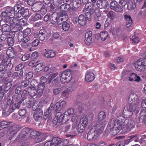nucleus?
Returning <instances> with one entry per match:
<instances>
[{
	"label": "nucleus",
	"mask_w": 146,
	"mask_h": 146,
	"mask_svg": "<svg viewBox=\"0 0 146 146\" xmlns=\"http://www.w3.org/2000/svg\"><path fill=\"white\" fill-rule=\"evenodd\" d=\"M124 120L125 118L123 116L117 117L115 121L109 123L106 133L107 134L110 133L113 136L116 135L120 131L122 133H127L131 129L124 123Z\"/></svg>",
	"instance_id": "f257e3e1"
},
{
	"label": "nucleus",
	"mask_w": 146,
	"mask_h": 146,
	"mask_svg": "<svg viewBox=\"0 0 146 146\" xmlns=\"http://www.w3.org/2000/svg\"><path fill=\"white\" fill-rule=\"evenodd\" d=\"M66 102L64 100L57 102L53 107L54 104L52 103L47 110L44 113V118L46 119L50 118L53 114L55 112L59 113L60 111L64 108L66 106Z\"/></svg>",
	"instance_id": "f03ea898"
},
{
	"label": "nucleus",
	"mask_w": 146,
	"mask_h": 146,
	"mask_svg": "<svg viewBox=\"0 0 146 146\" xmlns=\"http://www.w3.org/2000/svg\"><path fill=\"white\" fill-rule=\"evenodd\" d=\"M66 102L64 100L57 102L53 107L54 104L52 103L47 110L44 113V118L46 119L50 118L53 114L55 112L59 113L60 111L64 108L66 106Z\"/></svg>",
	"instance_id": "7ed1b4c3"
},
{
	"label": "nucleus",
	"mask_w": 146,
	"mask_h": 146,
	"mask_svg": "<svg viewBox=\"0 0 146 146\" xmlns=\"http://www.w3.org/2000/svg\"><path fill=\"white\" fill-rule=\"evenodd\" d=\"M139 96L135 93L131 94L129 97V103L128 111L130 112V116H131L133 114H137L139 111L138 104L139 103Z\"/></svg>",
	"instance_id": "20e7f679"
},
{
	"label": "nucleus",
	"mask_w": 146,
	"mask_h": 146,
	"mask_svg": "<svg viewBox=\"0 0 146 146\" xmlns=\"http://www.w3.org/2000/svg\"><path fill=\"white\" fill-rule=\"evenodd\" d=\"M103 130H101L96 126L93 127L89 131L87 136V139L90 141H94L98 139L100 134Z\"/></svg>",
	"instance_id": "39448f33"
},
{
	"label": "nucleus",
	"mask_w": 146,
	"mask_h": 146,
	"mask_svg": "<svg viewBox=\"0 0 146 146\" xmlns=\"http://www.w3.org/2000/svg\"><path fill=\"white\" fill-rule=\"evenodd\" d=\"M106 115L104 111H101L99 113L98 115V122L96 126L101 130H104L106 124Z\"/></svg>",
	"instance_id": "423d86ee"
},
{
	"label": "nucleus",
	"mask_w": 146,
	"mask_h": 146,
	"mask_svg": "<svg viewBox=\"0 0 146 146\" xmlns=\"http://www.w3.org/2000/svg\"><path fill=\"white\" fill-rule=\"evenodd\" d=\"M72 79L71 73L69 70H66L63 72L61 76L60 81L62 83L70 82Z\"/></svg>",
	"instance_id": "0eeeda50"
},
{
	"label": "nucleus",
	"mask_w": 146,
	"mask_h": 146,
	"mask_svg": "<svg viewBox=\"0 0 146 146\" xmlns=\"http://www.w3.org/2000/svg\"><path fill=\"white\" fill-rule=\"evenodd\" d=\"M15 14L13 8L10 6L7 7L5 11H3L1 13L2 16L5 18L7 20L8 19V18H13L15 16Z\"/></svg>",
	"instance_id": "6e6552de"
},
{
	"label": "nucleus",
	"mask_w": 146,
	"mask_h": 146,
	"mask_svg": "<svg viewBox=\"0 0 146 146\" xmlns=\"http://www.w3.org/2000/svg\"><path fill=\"white\" fill-rule=\"evenodd\" d=\"M146 61L140 59L134 63L135 69L138 71L140 72L144 71L146 68Z\"/></svg>",
	"instance_id": "1a4fd4ad"
},
{
	"label": "nucleus",
	"mask_w": 146,
	"mask_h": 146,
	"mask_svg": "<svg viewBox=\"0 0 146 146\" xmlns=\"http://www.w3.org/2000/svg\"><path fill=\"white\" fill-rule=\"evenodd\" d=\"M51 141L53 145H55V146H66L69 143V141L67 139L62 140L56 137H53Z\"/></svg>",
	"instance_id": "9d476101"
},
{
	"label": "nucleus",
	"mask_w": 146,
	"mask_h": 146,
	"mask_svg": "<svg viewBox=\"0 0 146 146\" xmlns=\"http://www.w3.org/2000/svg\"><path fill=\"white\" fill-rule=\"evenodd\" d=\"M40 90V88H39V87L34 88L29 87L28 89V92L31 96H34L36 94L38 96H40L42 95L43 91H42L41 93Z\"/></svg>",
	"instance_id": "9b49d317"
},
{
	"label": "nucleus",
	"mask_w": 146,
	"mask_h": 146,
	"mask_svg": "<svg viewBox=\"0 0 146 146\" xmlns=\"http://www.w3.org/2000/svg\"><path fill=\"white\" fill-rule=\"evenodd\" d=\"M66 116L64 113L61 114L60 113H57L55 117L54 118L53 123L55 125L58 123L60 124H63L64 123V119Z\"/></svg>",
	"instance_id": "f8f14e48"
},
{
	"label": "nucleus",
	"mask_w": 146,
	"mask_h": 146,
	"mask_svg": "<svg viewBox=\"0 0 146 146\" xmlns=\"http://www.w3.org/2000/svg\"><path fill=\"white\" fill-rule=\"evenodd\" d=\"M7 105L10 106V109L12 110V111L16 109L19 108L20 106V104L18 103H15L13 104V98L12 96H9L7 100Z\"/></svg>",
	"instance_id": "ddd939ff"
},
{
	"label": "nucleus",
	"mask_w": 146,
	"mask_h": 146,
	"mask_svg": "<svg viewBox=\"0 0 146 146\" xmlns=\"http://www.w3.org/2000/svg\"><path fill=\"white\" fill-rule=\"evenodd\" d=\"M12 18H8V19H7V22H9L11 26L12 27V29H15L19 27V19L18 18H16L14 16Z\"/></svg>",
	"instance_id": "4468645a"
},
{
	"label": "nucleus",
	"mask_w": 146,
	"mask_h": 146,
	"mask_svg": "<svg viewBox=\"0 0 146 146\" xmlns=\"http://www.w3.org/2000/svg\"><path fill=\"white\" fill-rule=\"evenodd\" d=\"M110 6L111 9L116 12H120L123 11V7L120 6L115 1L111 2Z\"/></svg>",
	"instance_id": "2eb2a0df"
},
{
	"label": "nucleus",
	"mask_w": 146,
	"mask_h": 146,
	"mask_svg": "<svg viewBox=\"0 0 146 146\" xmlns=\"http://www.w3.org/2000/svg\"><path fill=\"white\" fill-rule=\"evenodd\" d=\"M32 133L36 134V136L35 139V141L37 143L44 141L46 138L45 135L43 134H41L39 132L36 131H33Z\"/></svg>",
	"instance_id": "dca6fc26"
},
{
	"label": "nucleus",
	"mask_w": 146,
	"mask_h": 146,
	"mask_svg": "<svg viewBox=\"0 0 146 146\" xmlns=\"http://www.w3.org/2000/svg\"><path fill=\"white\" fill-rule=\"evenodd\" d=\"M44 64L43 63L41 62L35 64L34 62H31L29 63L30 65L34 67L35 71L37 72L42 70Z\"/></svg>",
	"instance_id": "f3484780"
},
{
	"label": "nucleus",
	"mask_w": 146,
	"mask_h": 146,
	"mask_svg": "<svg viewBox=\"0 0 146 146\" xmlns=\"http://www.w3.org/2000/svg\"><path fill=\"white\" fill-rule=\"evenodd\" d=\"M128 80L129 81H134L139 82L141 80V78L136 73L130 72Z\"/></svg>",
	"instance_id": "a211bd4d"
},
{
	"label": "nucleus",
	"mask_w": 146,
	"mask_h": 146,
	"mask_svg": "<svg viewBox=\"0 0 146 146\" xmlns=\"http://www.w3.org/2000/svg\"><path fill=\"white\" fill-rule=\"evenodd\" d=\"M32 10L35 12L40 10V8L43 6V3L41 1H38L35 3L31 5Z\"/></svg>",
	"instance_id": "6ab92c4d"
},
{
	"label": "nucleus",
	"mask_w": 146,
	"mask_h": 146,
	"mask_svg": "<svg viewBox=\"0 0 146 146\" xmlns=\"http://www.w3.org/2000/svg\"><path fill=\"white\" fill-rule=\"evenodd\" d=\"M10 106L9 105H4L2 109L3 112L2 115L4 117H6L9 115L12 112V110L10 109Z\"/></svg>",
	"instance_id": "aec40b11"
},
{
	"label": "nucleus",
	"mask_w": 146,
	"mask_h": 146,
	"mask_svg": "<svg viewBox=\"0 0 146 146\" xmlns=\"http://www.w3.org/2000/svg\"><path fill=\"white\" fill-rule=\"evenodd\" d=\"M95 78L94 73L91 71H87L85 76V79L87 82H91L93 81Z\"/></svg>",
	"instance_id": "412c9836"
},
{
	"label": "nucleus",
	"mask_w": 146,
	"mask_h": 146,
	"mask_svg": "<svg viewBox=\"0 0 146 146\" xmlns=\"http://www.w3.org/2000/svg\"><path fill=\"white\" fill-rule=\"evenodd\" d=\"M43 112L40 109H37L35 112L34 114V118L36 121L40 120L42 116Z\"/></svg>",
	"instance_id": "4be33fe9"
},
{
	"label": "nucleus",
	"mask_w": 146,
	"mask_h": 146,
	"mask_svg": "<svg viewBox=\"0 0 146 146\" xmlns=\"http://www.w3.org/2000/svg\"><path fill=\"white\" fill-rule=\"evenodd\" d=\"M92 32L91 31H88L85 36V42L86 44L88 45H90L92 40Z\"/></svg>",
	"instance_id": "5701e85b"
},
{
	"label": "nucleus",
	"mask_w": 146,
	"mask_h": 146,
	"mask_svg": "<svg viewBox=\"0 0 146 146\" xmlns=\"http://www.w3.org/2000/svg\"><path fill=\"white\" fill-rule=\"evenodd\" d=\"M15 34V32L12 31L7 33L3 32L1 36V39L2 40H5L9 36L14 37Z\"/></svg>",
	"instance_id": "b1692460"
},
{
	"label": "nucleus",
	"mask_w": 146,
	"mask_h": 146,
	"mask_svg": "<svg viewBox=\"0 0 146 146\" xmlns=\"http://www.w3.org/2000/svg\"><path fill=\"white\" fill-rule=\"evenodd\" d=\"M64 17L66 18H68V16L67 14L66 13L60 14L59 17L58 16L57 20H56L55 23L54 24H57V25H59L61 24L62 23L63 21H66V20L67 19L66 18L65 19Z\"/></svg>",
	"instance_id": "393cba45"
},
{
	"label": "nucleus",
	"mask_w": 146,
	"mask_h": 146,
	"mask_svg": "<svg viewBox=\"0 0 146 146\" xmlns=\"http://www.w3.org/2000/svg\"><path fill=\"white\" fill-rule=\"evenodd\" d=\"M124 123L126 124L127 126L131 129L135 127V122L134 121L130 118H125Z\"/></svg>",
	"instance_id": "a878e982"
},
{
	"label": "nucleus",
	"mask_w": 146,
	"mask_h": 146,
	"mask_svg": "<svg viewBox=\"0 0 146 146\" xmlns=\"http://www.w3.org/2000/svg\"><path fill=\"white\" fill-rule=\"evenodd\" d=\"M75 112L73 109L70 108L68 109L64 112V113L65 115L66 116L67 118L65 119V121L68 120L70 117L71 116L74 114Z\"/></svg>",
	"instance_id": "bb28decb"
},
{
	"label": "nucleus",
	"mask_w": 146,
	"mask_h": 146,
	"mask_svg": "<svg viewBox=\"0 0 146 146\" xmlns=\"http://www.w3.org/2000/svg\"><path fill=\"white\" fill-rule=\"evenodd\" d=\"M47 81L46 78L44 76H42L40 78V82L39 84V88H40V91L42 92L43 91L45 87V83Z\"/></svg>",
	"instance_id": "cd10ccee"
},
{
	"label": "nucleus",
	"mask_w": 146,
	"mask_h": 146,
	"mask_svg": "<svg viewBox=\"0 0 146 146\" xmlns=\"http://www.w3.org/2000/svg\"><path fill=\"white\" fill-rule=\"evenodd\" d=\"M102 19L101 13L100 9L96 8L94 10V19L95 21H98Z\"/></svg>",
	"instance_id": "c85d7f7f"
},
{
	"label": "nucleus",
	"mask_w": 146,
	"mask_h": 146,
	"mask_svg": "<svg viewBox=\"0 0 146 146\" xmlns=\"http://www.w3.org/2000/svg\"><path fill=\"white\" fill-rule=\"evenodd\" d=\"M56 54L55 51L53 50H51L46 51L44 54V56L47 58H51L54 57Z\"/></svg>",
	"instance_id": "c756f323"
},
{
	"label": "nucleus",
	"mask_w": 146,
	"mask_h": 146,
	"mask_svg": "<svg viewBox=\"0 0 146 146\" xmlns=\"http://www.w3.org/2000/svg\"><path fill=\"white\" fill-rule=\"evenodd\" d=\"M87 20L85 16L82 14L80 15L78 17V23L81 25H85L86 24Z\"/></svg>",
	"instance_id": "7c9ffc66"
},
{
	"label": "nucleus",
	"mask_w": 146,
	"mask_h": 146,
	"mask_svg": "<svg viewBox=\"0 0 146 146\" xmlns=\"http://www.w3.org/2000/svg\"><path fill=\"white\" fill-rule=\"evenodd\" d=\"M124 19L126 21V26L127 27H130L132 23V20L131 16L126 15L124 16Z\"/></svg>",
	"instance_id": "2f4dec72"
},
{
	"label": "nucleus",
	"mask_w": 146,
	"mask_h": 146,
	"mask_svg": "<svg viewBox=\"0 0 146 146\" xmlns=\"http://www.w3.org/2000/svg\"><path fill=\"white\" fill-rule=\"evenodd\" d=\"M139 120L142 121L146 125V110L142 109L140 115Z\"/></svg>",
	"instance_id": "473e14b6"
},
{
	"label": "nucleus",
	"mask_w": 146,
	"mask_h": 146,
	"mask_svg": "<svg viewBox=\"0 0 146 146\" xmlns=\"http://www.w3.org/2000/svg\"><path fill=\"white\" fill-rule=\"evenodd\" d=\"M107 5L108 4L104 0H98L97 3V6L100 9L106 8Z\"/></svg>",
	"instance_id": "72a5a7b5"
},
{
	"label": "nucleus",
	"mask_w": 146,
	"mask_h": 146,
	"mask_svg": "<svg viewBox=\"0 0 146 146\" xmlns=\"http://www.w3.org/2000/svg\"><path fill=\"white\" fill-rule=\"evenodd\" d=\"M71 7L70 5L67 4H64L62 5L60 7V10L64 12H67L69 11L71 9Z\"/></svg>",
	"instance_id": "f704fd0d"
},
{
	"label": "nucleus",
	"mask_w": 146,
	"mask_h": 146,
	"mask_svg": "<svg viewBox=\"0 0 146 146\" xmlns=\"http://www.w3.org/2000/svg\"><path fill=\"white\" fill-rule=\"evenodd\" d=\"M100 36L102 40L104 41L109 38L108 33L106 31H102L100 32Z\"/></svg>",
	"instance_id": "c9c22d12"
},
{
	"label": "nucleus",
	"mask_w": 146,
	"mask_h": 146,
	"mask_svg": "<svg viewBox=\"0 0 146 146\" xmlns=\"http://www.w3.org/2000/svg\"><path fill=\"white\" fill-rule=\"evenodd\" d=\"M10 49H8L7 50L6 53L7 56L11 58H13L16 55L14 53V51L13 50L11 47Z\"/></svg>",
	"instance_id": "e433bc0d"
},
{
	"label": "nucleus",
	"mask_w": 146,
	"mask_h": 146,
	"mask_svg": "<svg viewBox=\"0 0 146 146\" xmlns=\"http://www.w3.org/2000/svg\"><path fill=\"white\" fill-rule=\"evenodd\" d=\"M58 17V15L57 13L54 12L53 13L50 17L51 23L52 24H55V21Z\"/></svg>",
	"instance_id": "4c0bfd02"
},
{
	"label": "nucleus",
	"mask_w": 146,
	"mask_h": 146,
	"mask_svg": "<svg viewBox=\"0 0 146 146\" xmlns=\"http://www.w3.org/2000/svg\"><path fill=\"white\" fill-rule=\"evenodd\" d=\"M41 18V16L40 14H33L32 16L30 18V20L31 21H34L40 19Z\"/></svg>",
	"instance_id": "58836bf2"
},
{
	"label": "nucleus",
	"mask_w": 146,
	"mask_h": 146,
	"mask_svg": "<svg viewBox=\"0 0 146 146\" xmlns=\"http://www.w3.org/2000/svg\"><path fill=\"white\" fill-rule=\"evenodd\" d=\"M11 29L10 26L7 24H5L3 25L2 27V31L4 32H9Z\"/></svg>",
	"instance_id": "ea45409f"
},
{
	"label": "nucleus",
	"mask_w": 146,
	"mask_h": 146,
	"mask_svg": "<svg viewBox=\"0 0 146 146\" xmlns=\"http://www.w3.org/2000/svg\"><path fill=\"white\" fill-rule=\"evenodd\" d=\"M86 8L88 11H92L96 9L95 7L94 6L93 3L91 2L90 3H87L86 5Z\"/></svg>",
	"instance_id": "a19ab883"
},
{
	"label": "nucleus",
	"mask_w": 146,
	"mask_h": 146,
	"mask_svg": "<svg viewBox=\"0 0 146 146\" xmlns=\"http://www.w3.org/2000/svg\"><path fill=\"white\" fill-rule=\"evenodd\" d=\"M36 102V101L34 98H31L29 99L28 101L27 102V106L28 108H30Z\"/></svg>",
	"instance_id": "79ce46f5"
},
{
	"label": "nucleus",
	"mask_w": 146,
	"mask_h": 146,
	"mask_svg": "<svg viewBox=\"0 0 146 146\" xmlns=\"http://www.w3.org/2000/svg\"><path fill=\"white\" fill-rule=\"evenodd\" d=\"M6 69H5V66L3 64H0V78L3 76V74L6 73Z\"/></svg>",
	"instance_id": "37998d69"
},
{
	"label": "nucleus",
	"mask_w": 146,
	"mask_h": 146,
	"mask_svg": "<svg viewBox=\"0 0 146 146\" xmlns=\"http://www.w3.org/2000/svg\"><path fill=\"white\" fill-rule=\"evenodd\" d=\"M130 39L132 42L134 43H137L139 42V37L135 35L131 36H130Z\"/></svg>",
	"instance_id": "c03bdc74"
},
{
	"label": "nucleus",
	"mask_w": 146,
	"mask_h": 146,
	"mask_svg": "<svg viewBox=\"0 0 146 146\" xmlns=\"http://www.w3.org/2000/svg\"><path fill=\"white\" fill-rule=\"evenodd\" d=\"M88 121L87 117L86 116H84L82 117L80 123L86 126L88 124Z\"/></svg>",
	"instance_id": "a18cd8bd"
},
{
	"label": "nucleus",
	"mask_w": 146,
	"mask_h": 146,
	"mask_svg": "<svg viewBox=\"0 0 146 146\" xmlns=\"http://www.w3.org/2000/svg\"><path fill=\"white\" fill-rule=\"evenodd\" d=\"M86 127L79 123L77 127V130L79 132H82L85 129Z\"/></svg>",
	"instance_id": "49530a36"
},
{
	"label": "nucleus",
	"mask_w": 146,
	"mask_h": 146,
	"mask_svg": "<svg viewBox=\"0 0 146 146\" xmlns=\"http://www.w3.org/2000/svg\"><path fill=\"white\" fill-rule=\"evenodd\" d=\"M21 13L22 14L23 17H27L30 16L29 15V10L27 9H23L21 10Z\"/></svg>",
	"instance_id": "de8ad7c7"
},
{
	"label": "nucleus",
	"mask_w": 146,
	"mask_h": 146,
	"mask_svg": "<svg viewBox=\"0 0 146 146\" xmlns=\"http://www.w3.org/2000/svg\"><path fill=\"white\" fill-rule=\"evenodd\" d=\"M12 81H9L8 82L5 86L4 91L7 92L10 89L12 85Z\"/></svg>",
	"instance_id": "09e8293b"
},
{
	"label": "nucleus",
	"mask_w": 146,
	"mask_h": 146,
	"mask_svg": "<svg viewBox=\"0 0 146 146\" xmlns=\"http://www.w3.org/2000/svg\"><path fill=\"white\" fill-rule=\"evenodd\" d=\"M45 32L44 30H41L39 31V38L41 41L44 40L45 38Z\"/></svg>",
	"instance_id": "8fccbe9b"
},
{
	"label": "nucleus",
	"mask_w": 146,
	"mask_h": 146,
	"mask_svg": "<svg viewBox=\"0 0 146 146\" xmlns=\"http://www.w3.org/2000/svg\"><path fill=\"white\" fill-rule=\"evenodd\" d=\"M63 89V88L62 87L54 88L53 90L54 94L55 95H58L62 90Z\"/></svg>",
	"instance_id": "3c124183"
},
{
	"label": "nucleus",
	"mask_w": 146,
	"mask_h": 146,
	"mask_svg": "<svg viewBox=\"0 0 146 146\" xmlns=\"http://www.w3.org/2000/svg\"><path fill=\"white\" fill-rule=\"evenodd\" d=\"M130 0L129 1V3H128L127 9L129 10H133L134 9L136 6V4L134 3L130 2Z\"/></svg>",
	"instance_id": "603ef678"
},
{
	"label": "nucleus",
	"mask_w": 146,
	"mask_h": 146,
	"mask_svg": "<svg viewBox=\"0 0 146 146\" xmlns=\"http://www.w3.org/2000/svg\"><path fill=\"white\" fill-rule=\"evenodd\" d=\"M130 72L129 71L124 72L122 74L121 76L122 79H127L128 80Z\"/></svg>",
	"instance_id": "864d4df0"
},
{
	"label": "nucleus",
	"mask_w": 146,
	"mask_h": 146,
	"mask_svg": "<svg viewBox=\"0 0 146 146\" xmlns=\"http://www.w3.org/2000/svg\"><path fill=\"white\" fill-rule=\"evenodd\" d=\"M13 37L9 36L7 38V42L8 45L10 46H12L14 44L13 39Z\"/></svg>",
	"instance_id": "5fc2aeb1"
},
{
	"label": "nucleus",
	"mask_w": 146,
	"mask_h": 146,
	"mask_svg": "<svg viewBox=\"0 0 146 146\" xmlns=\"http://www.w3.org/2000/svg\"><path fill=\"white\" fill-rule=\"evenodd\" d=\"M70 27L69 24L67 22L64 23L62 24V29L65 31H68Z\"/></svg>",
	"instance_id": "6e6d98bb"
},
{
	"label": "nucleus",
	"mask_w": 146,
	"mask_h": 146,
	"mask_svg": "<svg viewBox=\"0 0 146 146\" xmlns=\"http://www.w3.org/2000/svg\"><path fill=\"white\" fill-rule=\"evenodd\" d=\"M30 84L31 86V87L33 88H34L36 87H38V86H39L38 82L35 80H32L30 83Z\"/></svg>",
	"instance_id": "4d7b16f0"
},
{
	"label": "nucleus",
	"mask_w": 146,
	"mask_h": 146,
	"mask_svg": "<svg viewBox=\"0 0 146 146\" xmlns=\"http://www.w3.org/2000/svg\"><path fill=\"white\" fill-rule=\"evenodd\" d=\"M64 0H53V4L55 6H58L61 4Z\"/></svg>",
	"instance_id": "13d9d810"
},
{
	"label": "nucleus",
	"mask_w": 146,
	"mask_h": 146,
	"mask_svg": "<svg viewBox=\"0 0 146 146\" xmlns=\"http://www.w3.org/2000/svg\"><path fill=\"white\" fill-rule=\"evenodd\" d=\"M107 15L108 17L111 19H113L115 17V13L113 11L109 12Z\"/></svg>",
	"instance_id": "bf43d9fd"
},
{
	"label": "nucleus",
	"mask_w": 146,
	"mask_h": 146,
	"mask_svg": "<svg viewBox=\"0 0 146 146\" xmlns=\"http://www.w3.org/2000/svg\"><path fill=\"white\" fill-rule=\"evenodd\" d=\"M31 38L27 35H24L22 38V41L24 42H27L30 40L31 39Z\"/></svg>",
	"instance_id": "052dcab7"
},
{
	"label": "nucleus",
	"mask_w": 146,
	"mask_h": 146,
	"mask_svg": "<svg viewBox=\"0 0 146 146\" xmlns=\"http://www.w3.org/2000/svg\"><path fill=\"white\" fill-rule=\"evenodd\" d=\"M71 117H72L71 120L72 122H78V118L77 114L76 113H74V114Z\"/></svg>",
	"instance_id": "680f3d73"
},
{
	"label": "nucleus",
	"mask_w": 146,
	"mask_h": 146,
	"mask_svg": "<svg viewBox=\"0 0 146 146\" xmlns=\"http://www.w3.org/2000/svg\"><path fill=\"white\" fill-rule=\"evenodd\" d=\"M27 113V111L26 109H21L19 111V115L21 116H25Z\"/></svg>",
	"instance_id": "e2e57ef3"
},
{
	"label": "nucleus",
	"mask_w": 146,
	"mask_h": 146,
	"mask_svg": "<svg viewBox=\"0 0 146 146\" xmlns=\"http://www.w3.org/2000/svg\"><path fill=\"white\" fill-rule=\"evenodd\" d=\"M133 136H130L129 138L127 139L124 140L122 141L124 144V146L128 144L130 142L132 141L131 139L133 138Z\"/></svg>",
	"instance_id": "0e129e2a"
},
{
	"label": "nucleus",
	"mask_w": 146,
	"mask_h": 146,
	"mask_svg": "<svg viewBox=\"0 0 146 146\" xmlns=\"http://www.w3.org/2000/svg\"><path fill=\"white\" fill-rule=\"evenodd\" d=\"M62 94L63 96L67 98L70 95L69 90H64L62 92Z\"/></svg>",
	"instance_id": "69168bd1"
},
{
	"label": "nucleus",
	"mask_w": 146,
	"mask_h": 146,
	"mask_svg": "<svg viewBox=\"0 0 146 146\" xmlns=\"http://www.w3.org/2000/svg\"><path fill=\"white\" fill-rule=\"evenodd\" d=\"M38 54L37 52H33L31 56V58L33 60H35L38 58Z\"/></svg>",
	"instance_id": "338daca9"
},
{
	"label": "nucleus",
	"mask_w": 146,
	"mask_h": 146,
	"mask_svg": "<svg viewBox=\"0 0 146 146\" xmlns=\"http://www.w3.org/2000/svg\"><path fill=\"white\" fill-rule=\"evenodd\" d=\"M40 42L38 39H35L32 43V45L33 47H35L38 45Z\"/></svg>",
	"instance_id": "774afa93"
}]
</instances>
